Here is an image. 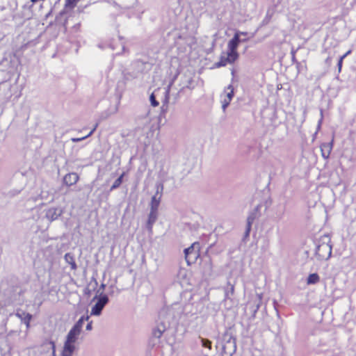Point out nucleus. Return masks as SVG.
<instances>
[{
    "label": "nucleus",
    "mask_w": 356,
    "mask_h": 356,
    "mask_svg": "<svg viewBox=\"0 0 356 356\" xmlns=\"http://www.w3.org/2000/svg\"><path fill=\"white\" fill-rule=\"evenodd\" d=\"M200 244L194 242L190 247L184 250L185 259L188 266L195 264L200 257Z\"/></svg>",
    "instance_id": "nucleus-1"
},
{
    "label": "nucleus",
    "mask_w": 356,
    "mask_h": 356,
    "mask_svg": "<svg viewBox=\"0 0 356 356\" xmlns=\"http://www.w3.org/2000/svg\"><path fill=\"white\" fill-rule=\"evenodd\" d=\"M316 254L320 259H328L332 254V246L326 243L318 245Z\"/></svg>",
    "instance_id": "nucleus-2"
},
{
    "label": "nucleus",
    "mask_w": 356,
    "mask_h": 356,
    "mask_svg": "<svg viewBox=\"0 0 356 356\" xmlns=\"http://www.w3.org/2000/svg\"><path fill=\"white\" fill-rule=\"evenodd\" d=\"M233 97H234V88L232 85H229L225 90V94L222 96V107L224 111L226 109V108L229 104Z\"/></svg>",
    "instance_id": "nucleus-3"
},
{
    "label": "nucleus",
    "mask_w": 356,
    "mask_h": 356,
    "mask_svg": "<svg viewBox=\"0 0 356 356\" xmlns=\"http://www.w3.org/2000/svg\"><path fill=\"white\" fill-rule=\"evenodd\" d=\"M108 298L106 296L101 297L95 305L92 307L91 310L92 315H99L104 307L105 305L108 302Z\"/></svg>",
    "instance_id": "nucleus-4"
},
{
    "label": "nucleus",
    "mask_w": 356,
    "mask_h": 356,
    "mask_svg": "<svg viewBox=\"0 0 356 356\" xmlns=\"http://www.w3.org/2000/svg\"><path fill=\"white\" fill-rule=\"evenodd\" d=\"M237 59L238 58L236 56L227 52L226 56H221L220 57L219 61L216 63V66L217 67H224L227 64L234 63Z\"/></svg>",
    "instance_id": "nucleus-5"
},
{
    "label": "nucleus",
    "mask_w": 356,
    "mask_h": 356,
    "mask_svg": "<svg viewBox=\"0 0 356 356\" xmlns=\"http://www.w3.org/2000/svg\"><path fill=\"white\" fill-rule=\"evenodd\" d=\"M333 141H334V138H332V140L329 143H322L320 146L321 156L325 159H327L330 157V155L331 154V152H332V149L333 147Z\"/></svg>",
    "instance_id": "nucleus-6"
},
{
    "label": "nucleus",
    "mask_w": 356,
    "mask_h": 356,
    "mask_svg": "<svg viewBox=\"0 0 356 356\" xmlns=\"http://www.w3.org/2000/svg\"><path fill=\"white\" fill-rule=\"evenodd\" d=\"M79 180V176L76 172H70L63 177V184L67 186H71L76 184Z\"/></svg>",
    "instance_id": "nucleus-7"
},
{
    "label": "nucleus",
    "mask_w": 356,
    "mask_h": 356,
    "mask_svg": "<svg viewBox=\"0 0 356 356\" xmlns=\"http://www.w3.org/2000/svg\"><path fill=\"white\" fill-rule=\"evenodd\" d=\"M75 343H71L68 342L64 343V346L61 353L62 356H72L76 347Z\"/></svg>",
    "instance_id": "nucleus-8"
},
{
    "label": "nucleus",
    "mask_w": 356,
    "mask_h": 356,
    "mask_svg": "<svg viewBox=\"0 0 356 356\" xmlns=\"http://www.w3.org/2000/svg\"><path fill=\"white\" fill-rule=\"evenodd\" d=\"M15 315L17 317H18L19 318L24 321L27 327H29L32 318L31 314L22 311L21 312H17Z\"/></svg>",
    "instance_id": "nucleus-9"
},
{
    "label": "nucleus",
    "mask_w": 356,
    "mask_h": 356,
    "mask_svg": "<svg viewBox=\"0 0 356 356\" xmlns=\"http://www.w3.org/2000/svg\"><path fill=\"white\" fill-rule=\"evenodd\" d=\"M157 218V211L154 209H151L150 213L149 214V218L147 220V226L149 229L151 231L152 229V225L155 222Z\"/></svg>",
    "instance_id": "nucleus-10"
},
{
    "label": "nucleus",
    "mask_w": 356,
    "mask_h": 356,
    "mask_svg": "<svg viewBox=\"0 0 356 356\" xmlns=\"http://www.w3.org/2000/svg\"><path fill=\"white\" fill-rule=\"evenodd\" d=\"M65 261L70 265L71 269L75 270L77 268V266L74 257V255L72 253H66L65 254Z\"/></svg>",
    "instance_id": "nucleus-11"
},
{
    "label": "nucleus",
    "mask_w": 356,
    "mask_h": 356,
    "mask_svg": "<svg viewBox=\"0 0 356 356\" xmlns=\"http://www.w3.org/2000/svg\"><path fill=\"white\" fill-rule=\"evenodd\" d=\"M238 46V44L237 43H236L230 40L227 44V48H228L227 52L232 55H234L237 58H238V54L237 52Z\"/></svg>",
    "instance_id": "nucleus-12"
},
{
    "label": "nucleus",
    "mask_w": 356,
    "mask_h": 356,
    "mask_svg": "<svg viewBox=\"0 0 356 356\" xmlns=\"http://www.w3.org/2000/svg\"><path fill=\"white\" fill-rule=\"evenodd\" d=\"M255 218H256V216L254 213L249 215V216L248 217L247 227H246V231H245L246 236L249 235L250 230H251L252 225Z\"/></svg>",
    "instance_id": "nucleus-13"
},
{
    "label": "nucleus",
    "mask_w": 356,
    "mask_h": 356,
    "mask_svg": "<svg viewBox=\"0 0 356 356\" xmlns=\"http://www.w3.org/2000/svg\"><path fill=\"white\" fill-rule=\"evenodd\" d=\"M320 281V277L317 273L310 274L307 279V284H315Z\"/></svg>",
    "instance_id": "nucleus-14"
},
{
    "label": "nucleus",
    "mask_w": 356,
    "mask_h": 356,
    "mask_svg": "<svg viewBox=\"0 0 356 356\" xmlns=\"http://www.w3.org/2000/svg\"><path fill=\"white\" fill-rule=\"evenodd\" d=\"M80 0H65V8L66 9H73Z\"/></svg>",
    "instance_id": "nucleus-15"
},
{
    "label": "nucleus",
    "mask_w": 356,
    "mask_h": 356,
    "mask_svg": "<svg viewBox=\"0 0 356 356\" xmlns=\"http://www.w3.org/2000/svg\"><path fill=\"white\" fill-rule=\"evenodd\" d=\"M124 175V173H122L113 183V184L112 185V186L111 187V190H114L117 188H118L122 182V179H123V177Z\"/></svg>",
    "instance_id": "nucleus-16"
},
{
    "label": "nucleus",
    "mask_w": 356,
    "mask_h": 356,
    "mask_svg": "<svg viewBox=\"0 0 356 356\" xmlns=\"http://www.w3.org/2000/svg\"><path fill=\"white\" fill-rule=\"evenodd\" d=\"M231 40L234 42H236V43H237L238 44H239V43L241 42H245V41H247L248 38L241 39L240 38V33L236 31L235 33L234 37L232 38V39Z\"/></svg>",
    "instance_id": "nucleus-17"
},
{
    "label": "nucleus",
    "mask_w": 356,
    "mask_h": 356,
    "mask_svg": "<svg viewBox=\"0 0 356 356\" xmlns=\"http://www.w3.org/2000/svg\"><path fill=\"white\" fill-rule=\"evenodd\" d=\"M350 53H351V50H348L346 54H344L343 56H341L339 58V60L338 63H337L338 69H339V72H341V67H342V65H343V59H344V58H345L348 55H349Z\"/></svg>",
    "instance_id": "nucleus-18"
},
{
    "label": "nucleus",
    "mask_w": 356,
    "mask_h": 356,
    "mask_svg": "<svg viewBox=\"0 0 356 356\" xmlns=\"http://www.w3.org/2000/svg\"><path fill=\"white\" fill-rule=\"evenodd\" d=\"M88 319H89L88 316H83L78 320V321L74 324V325L81 329L84 321H88Z\"/></svg>",
    "instance_id": "nucleus-19"
},
{
    "label": "nucleus",
    "mask_w": 356,
    "mask_h": 356,
    "mask_svg": "<svg viewBox=\"0 0 356 356\" xmlns=\"http://www.w3.org/2000/svg\"><path fill=\"white\" fill-rule=\"evenodd\" d=\"M163 332H164V329L161 330L160 328L157 327L153 330L152 334L154 337L159 339L163 335Z\"/></svg>",
    "instance_id": "nucleus-20"
},
{
    "label": "nucleus",
    "mask_w": 356,
    "mask_h": 356,
    "mask_svg": "<svg viewBox=\"0 0 356 356\" xmlns=\"http://www.w3.org/2000/svg\"><path fill=\"white\" fill-rule=\"evenodd\" d=\"M202 345L204 348H207L209 350H211L212 348V343L210 340L207 339H202Z\"/></svg>",
    "instance_id": "nucleus-21"
},
{
    "label": "nucleus",
    "mask_w": 356,
    "mask_h": 356,
    "mask_svg": "<svg viewBox=\"0 0 356 356\" xmlns=\"http://www.w3.org/2000/svg\"><path fill=\"white\" fill-rule=\"evenodd\" d=\"M77 340V337L73 336L72 333H69L67 335V339L65 342H68L71 343H75Z\"/></svg>",
    "instance_id": "nucleus-22"
},
{
    "label": "nucleus",
    "mask_w": 356,
    "mask_h": 356,
    "mask_svg": "<svg viewBox=\"0 0 356 356\" xmlns=\"http://www.w3.org/2000/svg\"><path fill=\"white\" fill-rule=\"evenodd\" d=\"M159 205V200H157L156 199L155 196L152 197V204H151V209H155V210L157 211Z\"/></svg>",
    "instance_id": "nucleus-23"
},
{
    "label": "nucleus",
    "mask_w": 356,
    "mask_h": 356,
    "mask_svg": "<svg viewBox=\"0 0 356 356\" xmlns=\"http://www.w3.org/2000/svg\"><path fill=\"white\" fill-rule=\"evenodd\" d=\"M95 128H94L87 136H84V137H82V138H74L72 139V140L73 142H79L86 138H88V136H91L93 133V131H95Z\"/></svg>",
    "instance_id": "nucleus-24"
},
{
    "label": "nucleus",
    "mask_w": 356,
    "mask_h": 356,
    "mask_svg": "<svg viewBox=\"0 0 356 356\" xmlns=\"http://www.w3.org/2000/svg\"><path fill=\"white\" fill-rule=\"evenodd\" d=\"M150 102H151L152 106L154 107L158 106L159 104V102L156 100L155 96L154 95V94H152L150 95Z\"/></svg>",
    "instance_id": "nucleus-25"
},
{
    "label": "nucleus",
    "mask_w": 356,
    "mask_h": 356,
    "mask_svg": "<svg viewBox=\"0 0 356 356\" xmlns=\"http://www.w3.org/2000/svg\"><path fill=\"white\" fill-rule=\"evenodd\" d=\"M70 330L74 332L76 334H80L81 329L74 325Z\"/></svg>",
    "instance_id": "nucleus-26"
},
{
    "label": "nucleus",
    "mask_w": 356,
    "mask_h": 356,
    "mask_svg": "<svg viewBox=\"0 0 356 356\" xmlns=\"http://www.w3.org/2000/svg\"><path fill=\"white\" fill-rule=\"evenodd\" d=\"M49 343L51 344V348H52V353H53V355H55V353H56V346H55V343H54V341H51L49 342Z\"/></svg>",
    "instance_id": "nucleus-27"
},
{
    "label": "nucleus",
    "mask_w": 356,
    "mask_h": 356,
    "mask_svg": "<svg viewBox=\"0 0 356 356\" xmlns=\"http://www.w3.org/2000/svg\"><path fill=\"white\" fill-rule=\"evenodd\" d=\"M92 328V321H90L87 325H86V330H91Z\"/></svg>",
    "instance_id": "nucleus-28"
},
{
    "label": "nucleus",
    "mask_w": 356,
    "mask_h": 356,
    "mask_svg": "<svg viewBox=\"0 0 356 356\" xmlns=\"http://www.w3.org/2000/svg\"><path fill=\"white\" fill-rule=\"evenodd\" d=\"M237 32L240 33V36L241 35L247 36L248 34L247 32H242V31H237Z\"/></svg>",
    "instance_id": "nucleus-29"
},
{
    "label": "nucleus",
    "mask_w": 356,
    "mask_h": 356,
    "mask_svg": "<svg viewBox=\"0 0 356 356\" xmlns=\"http://www.w3.org/2000/svg\"><path fill=\"white\" fill-rule=\"evenodd\" d=\"M69 333H72L73 336H75L76 337H78L79 334L74 333V332L70 330Z\"/></svg>",
    "instance_id": "nucleus-30"
},
{
    "label": "nucleus",
    "mask_w": 356,
    "mask_h": 356,
    "mask_svg": "<svg viewBox=\"0 0 356 356\" xmlns=\"http://www.w3.org/2000/svg\"><path fill=\"white\" fill-rule=\"evenodd\" d=\"M38 0H31L32 3H36Z\"/></svg>",
    "instance_id": "nucleus-31"
}]
</instances>
